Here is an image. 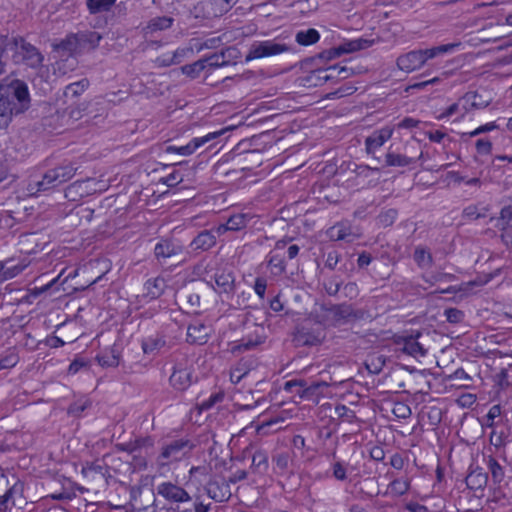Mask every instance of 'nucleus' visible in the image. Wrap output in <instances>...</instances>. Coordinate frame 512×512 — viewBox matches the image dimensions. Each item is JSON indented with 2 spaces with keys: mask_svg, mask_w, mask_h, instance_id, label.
Segmentation results:
<instances>
[{
  "mask_svg": "<svg viewBox=\"0 0 512 512\" xmlns=\"http://www.w3.org/2000/svg\"><path fill=\"white\" fill-rule=\"evenodd\" d=\"M338 64L330 66L326 69H319L317 71L318 78L328 82V81H338L339 80V72H337Z\"/></svg>",
  "mask_w": 512,
  "mask_h": 512,
  "instance_id": "nucleus-51",
  "label": "nucleus"
},
{
  "mask_svg": "<svg viewBox=\"0 0 512 512\" xmlns=\"http://www.w3.org/2000/svg\"><path fill=\"white\" fill-rule=\"evenodd\" d=\"M134 448L136 452H140L142 450H149L154 447V438L152 436L138 437L134 440Z\"/></svg>",
  "mask_w": 512,
  "mask_h": 512,
  "instance_id": "nucleus-54",
  "label": "nucleus"
},
{
  "mask_svg": "<svg viewBox=\"0 0 512 512\" xmlns=\"http://www.w3.org/2000/svg\"><path fill=\"white\" fill-rule=\"evenodd\" d=\"M182 252V246L170 240H161L156 244L154 254L157 259L169 258Z\"/></svg>",
  "mask_w": 512,
  "mask_h": 512,
  "instance_id": "nucleus-27",
  "label": "nucleus"
},
{
  "mask_svg": "<svg viewBox=\"0 0 512 512\" xmlns=\"http://www.w3.org/2000/svg\"><path fill=\"white\" fill-rule=\"evenodd\" d=\"M348 464L343 461H335L331 465L332 475L338 481H345L347 479Z\"/></svg>",
  "mask_w": 512,
  "mask_h": 512,
  "instance_id": "nucleus-49",
  "label": "nucleus"
},
{
  "mask_svg": "<svg viewBox=\"0 0 512 512\" xmlns=\"http://www.w3.org/2000/svg\"><path fill=\"white\" fill-rule=\"evenodd\" d=\"M289 50L290 47L286 44L271 40L254 42L249 49L246 60L275 56Z\"/></svg>",
  "mask_w": 512,
  "mask_h": 512,
  "instance_id": "nucleus-10",
  "label": "nucleus"
},
{
  "mask_svg": "<svg viewBox=\"0 0 512 512\" xmlns=\"http://www.w3.org/2000/svg\"><path fill=\"white\" fill-rule=\"evenodd\" d=\"M225 130H220L216 132L208 133L207 135L203 137H196L193 138L187 145L184 146H168L166 148L167 153H178L183 156H188L193 154L199 147L203 146L204 144L208 143L209 141L216 139L217 137L224 134Z\"/></svg>",
  "mask_w": 512,
  "mask_h": 512,
  "instance_id": "nucleus-13",
  "label": "nucleus"
},
{
  "mask_svg": "<svg viewBox=\"0 0 512 512\" xmlns=\"http://www.w3.org/2000/svg\"><path fill=\"white\" fill-rule=\"evenodd\" d=\"M420 333L416 335H394L392 338L393 351L395 353H402L414 358L424 357L426 349L418 339Z\"/></svg>",
  "mask_w": 512,
  "mask_h": 512,
  "instance_id": "nucleus-8",
  "label": "nucleus"
},
{
  "mask_svg": "<svg viewBox=\"0 0 512 512\" xmlns=\"http://www.w3.org/2000/svg\"><path fill=\"white\" fill-rule=\"evenodd\" d=\"M205 70L207 71L203 58L181 67L182 73L191 79L197 78Z\"/></svg>",
  "mask_w": 512,
  "mask_h": 512,
  "instance_id": "nucleus-39",
  "label": "nucleus"
},
{
  "mask_svg": "<svg viewBox=\"0 0 512 512\" xmlns=\"http://www.w3.org/2000/svg\"><path fill=\"white\" fill-rule=\"evenodd\" d=\"M87 109H88L87 103H80L75 106L73 104H71L67 108V114L70 119L77 121V120L81 119L82 117H84L85 115H88Z\"/></svg>",
  "mask_w": 512,
  "mask_h": 512,
  "instance_id": "nucleus-47",
  "label": "nucleus"
},
{
  "mask_svg": "<svg viewBox=\"0 0 512 512\" xmlns=\"http://www.w3.org/2000/svg\"><path fill=\"white\" fill-rule=\"evenodd\" d=\"M487 474L481 471H471L466 477V485L471 490L483 488L487 483Z\"/></svg>",
  "mask_w": 512,
  "mask_h": 512,
  "instance_id": "nucleus-35",
  "label": "nucleus"
},
{
  "mask_svg": "<svg viewBox=\"0 0 512 512\" xmlns=\"http://www.w3.org/2000/svg\"><path fill=\"white\" fill-rule=\"evenodd\" d=\"M203 60H204L207 72H210L214 69L225 66V60L221 59L220 53H218V52L204 57Z\"/></svg>",
  "mask_w": 512,
  "mask_h": 512,
  "instance_id": "nucleus-50",
  "label": "nucleus"
},
{
  "mask_svg": "<svg viewBox=\"0 0 512 512\" xmlns=\"http://www.w3.org/2000/svg\"><path fill=\"white\" fill-rule=\"evenodd\" d=\"M387 359L385 355L375 353L367 358L365 366L370 373L379 374L386 365Z\"/></svg>",
  "mask_w": 512,
  "mask_h": 512,
  "instance_id": "nucleus-34",
  "label": "nucleus"
},
{
  "mask_svg": "<svg viewBox=\"0 0 512 512\" xmlns=\"http://www.w3.org/2000/svg\"><path fill=\"white\" fill-rule=\"evenodd\" d=\"M268 265L272 268L275 274H282L286 270V263L284 259L278 255L270 256Z\"/></svg>",
  "mask_w": 512,
  "mask_h": 512,
  "instance_id": "nucleus-60",
  "label": "nucleus"
},
{
  "mask_svg": "<svg viewBox=\"0 0 512 512\" xmlns=\"http://www.w3.org/2000/svg\"><path fill=\"white\" fill-rule=\"evenodd\" d=\"M342 54H345V49L343 48V44L339 45L338 47H333L328 50H324V51L320 52L317 55V58L322 59V60H331V59L341 56Z\"/></svg>",
  "mask_w": 512,
  "mask_h": 512,
  "instance_id": "nucleus-61",
  "label": "nucleus"
},
{
  "mask_svg": "<svg viewBox=\"0 0 512 512\" xmlns=\"http://www.w3.org/2000/svg\"><path fill=\"white\" fill-rule=\"evenodd\" d=\"M9 47L8 37L0 38V77L6 72L7 56L6 51Z\"/></svg>",
  "mask_w": 512,
  "mask_h": 512,
  "instance_id": "nucleus-58",
  "label": "nucleus"
},
{
  "mask_svg": "<svg viewBox=\"0 0 512 512\" xmlns=\"http://www.w3.org/2000/svg\"><path fill=\"white\" fill-rule=\"evenodd\" d=\"M241 226H218L215 230L203 231L191 242L193 250L206 251L216 243V236H220L228 230L238 231Z\"/></svg>",
  "mask_w": 512,
  "mask_h": 512,
  "instance_id": "nucleus-12",
  "label": "nucleus"
},
{
  "mask_svg": "<svg viewBox=\"0 0 512 512\" xmlns=\"http://www.w3.org/2000/svg\"><path fill=\"white\" fill-rule=\"evenodd\" d=\"M397 215L398 212L396 209H387L379 214V222L381 224H393L397 219Z\"/></svg>",
  "mask_w": 512,
  "mask_h": 512,
  "instance_id": "nucleus-64",
  "label": "nucleus"
},
{
  "mask_svg": "<svg viewBox=\"0 0 512 512\" xmlns=\"http://www.w3.org/2000/svg\"><path fill=\"white\" fill-rule=\"evenodd\" d=\"M11 259L0 261V283L2 284L6 280L12 279L20 274L27 266L28 262L22 261L16 265H10Z\"/></svg>",
  "mask_w": 512,
  "mask_h": 512,
  "instance_id": "nucleus-24",
  "label": "nucleus"
},
{
  "mask_svg": "<svg viewBox=\"0 0 512 512\" xmlns=\"http://www.w3.org/2000/svg\"><path fill=\"white\" fill-rule=\"evenodd\" d=\"M393 131L394 129L390 126H385L373 131L371 135L365 139L366 152L374 155L375 151L392 137Z\"/></svg>",
  "mask_w": 512,
  "mask_h": 512,
  "instance_id": "nucleus-16",
  "label": "nucleus"
},
{
  "mask_svg": "<svg viewBox=\"0 0 512 512\" xmlns=\"http://www.w3.org/2000/svg\"><path fill=\"white\" fill-rule=\"evenodd\" d=\"M211 329L200 321H195L188 326L187 341L191 344H205L210 337Z\"/></svg>",
  "mask_w": 512,
  "mask_h": 512,
  "instance_id": "nucleus-18",
  "label": "nucleus"
},
{
  "mask_svg": "<svg viewBox=\"0 0 512 512\" xmlns=\"http://www.w3.org/2000/svg\"><path fill=\"white\" fill-rule=\"evenodd\" d=\"M413 258L417 265L421 268L430 267L433 262L431 253L423 247H417L415 249Z\"/></svg>",
  "mask_w": 512,
  "mask_h": 512,
  "instance_id": "nucleus-40",
  "label": "nucleus"
},
{
  "mask_svg": "<svg viewBox=\"0 0 512 512\" xmlns=\"http://www.w3.org/2000/svg\"><path fill=\"white\" fill-rule=\"evenodd\" d=\"M174 18L170 16H159L150 19L147 24L142 28L141 32L146 38L159 31H165L172 27Z\"/></svg>",
  "mask_w": 512,
  "mask_h": 512,
  "instance_id": "nucleus-21",
  "label": "nucleus"
},
{
  "mask_svg": "<svg viewBox=\"0 0 512 512\" xmlns=\"http://www.w3.org/2000/svg\"><path fill=\"white\" fill-rule=\"evenodd\" d=\"M326 236L333 241H345L348 243L353 242L358 238V234L353 233L350 227H343L342 229L335 230V226H331L325 231Z\"/></svg>",
  "mask_w": 512,
  "mask_h": 512,
  "instance_id": "nucleus-28",
  "label": "nucleus"
},
{
  "mask_svg": "<svg viewBox=\"0 0 512 512\" xmlns=\"http://www.w3.org/2000/svg\"><path fill=\"white\" fill-rule=\"evenodd\" d=\"M78 6L77 0H62L58 11L61 13V16L69 18L77 13Z\"/></svg>",
  "mask_w": 512,
  "mask_h": 512,
  "instance_id": "nucleus-45",
  "label": "nucleus"
},
{
  "mask_svg": "<svg viewBox=\"0 0 512 512\" xmlns=\"http://www.w3.org/2000/svg\"><path fill=\"white\" fill-rule=\"evenodd\" d=\"M238 0H203L194 7L196 18L212 19L227 13Z\"/></svg>",
  "mask_w": 512,
  "mask_h": 512,
  "instance_id": "nucleus-7",
  "label": "nucleus"
},
{
  "mask_svg": "<svg viewBox=\"0 0 512 512\" xmlns=\"http://www.w3.org/2000/svg\"><path fill=\"white\" fill-rule=\"evenodd\" d=\"M501 415V406L500 405H493L487 415L483 418L482 425L487 427H494L495 426V419L498 418Z\"/></svg>",
  "mask_w": 512,
  "mask_h": 512,
  "instance_id": "nucleus-55",
  "label": "nucleus"
},
{
  "mask_svg": "<svg viewBox=\"0 0 512 512\" xmlns=\"http://www.w3.org/2000/svg\"><path fill=\"white\" fill-rule=\"evenodd\" d=\"M167 346V342L164 336L160 334H154L148 336L142 340L141 347L144 354L154 355L160 352Z\"/></svg>",
  "mask_w": 512,
  "mask_h": 512,
  "instance_id": "nucleus-23",
  "label": "nucleus"
},
{
  "mask_svg": "<svg viewBox=\"0 0 512 512\" xmlns=\"http://www.w3.org/2000/svg\"><path fill=\"white\" fill-rule=\"evenodd\" d=\"M341 285L342 281L339 277L332 276L324 283V289L328 295L335 296L339 292Z\"/></svg>",
  "mask_w": 512,
  "mask_h": 512,
  "instance_id": "nucleus-56",
  "label": "nucleus"
},
{
  "mask_svg": "<svg viewBox=\"0 0 512 512\" xmlns=\"http://www.w3.org/2000/svg\"><path fill=\"white\" fill-rule=\"evenodd\" d=\"M53 48L56 51H63L68 53L69 55L80 52L76 33L68 34L59 43L54 44Z\"/></svg>",
  "mask_w": 512,
  "mask_h": 512,
  "instance_id": "nucleus-30",
  "label": "nucleus"
},
{
  "mask_svg": "<svg viewBox=\"0 0 512 512\" xmlns=\"http://www.w3.org/2000/svg\"><path fill=\"white\" fill-rule=\"evenodd\" d=\"M223 399H224L223 393H221V392L214 393V394L210 395L208 399H205L201 403H199V409L201 411L209 410L217 403L222 402Z\"/></svg>",
  "mask_w": 512,
  "mask_h": 512,
  "instance_id": "nucleus-57",
  "label": "nucleus"
},
{
  "mask_svg": "<svg viewBox=\"0 0 512 512\" xmlns=\"http://www.w3.org/2000/svg\"><path fill=\"white\" fill-rule=\"evenodd\" d=\"M219 53L221 59L225 60V66L236 64L237 60L240 58V52L235 47H228Z\"/></svg>",
  "mask_w": 512,
  "mask_h": 512,
  "instance_id": "nucleus-48",
  "label": "nucleus"
},
{
  "mask_svg": "<svg viewBox=\"0 0 512 512\" xmlns=\"http://www.w3.org/2000/svg\"><path fill=\"white\" fill-rule=\"evenodd\" d=\"M462 100L466 104H469L470 107L474 108V109L486 108L490 104L489 100H483L482 96L479 95L477 92H468V93H466L463 96Z\"/></svg>",
  "mask_w": 512,
  "mask_h": 512,
  "instance_id": "nucleus-42",
  "label": "nucleus"
},
{
  "mask_svg": "<svg viewBox=\"0 0 512 512\" xmlns=\"http://www.w3.org/2000/svg\"><path fill=\"white\" fill-rule=\"evenodd\" d=\"M77 168L72 163H64L55 168L47 170L42 179L31 181L27 185V192L30 196H39L41 193L49 192L63 183L69 181L76 173Z\"/></svg>",
  "mask_w": 512,
  "mask_h": 512,
  "instance_id": "nucleus-2",
  "label": "nucleus"
},
{
  "mask_svg": "<svg viewBox=\"0 0 512 512\" xmlns=\"http://www.w3.org/2000/svg\"><path fill=\"white\" fill-rule=\"evenodd\" d=\"M273 461L275 462L277 469L284 472L289 467L290 455L287 452L278 453L273 457Z\"/></svg>",
  "mask_w": 512,
  "mask_h": 512,
  "instance_id": "nucleus-63",
  "label": "nucleus"
},
{
  "mask_svg": "<svg viewBox=\"0 0 512 512\" xmlns=\"http://www.w3.org/2000/svg\"><path fill=\"white\" fill-rule=\"evenodd\" d=\"M256 224L259 221V217L250 213H242L238 215H232L228 218L226 224H240V222H250Z\"/></svg>",
  "mask_w": 512,
  "mask_h": 512,
  "instance_id": "nucleus-59",
  "label": "nucleus"
},
{
  "mask_svg": "<svg viewBox=\"0 0 512 512\" xmlns=\"http://www.w3.org/2000/svg\"><path fill=\"white\" fill-rule=\"evenodd\" d=\"M373 43H374V40L359 38V39L350 40V41L344 43L343 48L345 49V53H351V52L367 49V48L371 47L373 45Z\"/></svg>",
  "mask_w": 512,
  "mask_h": 512,
  "instance_id": "nucleus-41",
  "label": "nucleus"
},
{
  "mask_svg": "<svg viewBox=\"0 0 512 512\" xmlns=\"http://www.w3.org/2000/svg\"><path fill=\"white\" fill-rule=\"evenodd\" d=\"M268 454L264 450H257L253 454L251 469L255 473H265L268 470Z\"/></svg>",
  "mask_w": 512,
  "mask_h": 512,
  "instance_id": "nucleus-33",
  "label": "nucleus"
},
{
  "mask_svg": "<svg viewBox=\"0 0 512 512\" xmlns=\"http://www.w3.org/2000/svg\"><path fill=\"white\" fill-rule=\"evenodd\" d=\"M170 386L176 390L183 392L187 390L192 384V371L184 367L182 364H176L169 377Z\"/></svg>",
  "mask_w": 512,
  "mask_h": 512,
  "instance_id": "nucleus-15",
  "label": "nucleus"
},
{
  "mask_svg": "<svg viewBox=\"0 0 512 512\" xmlns=\"http://www.w3.org/2000/svg\"><path fill=\"white\" fill-rule=\"evenodd\" d=\"M157 493L165 500L173 503H185L191 500V496L184 488L172 482L159 484L157 486Z\"/></svg>",
  "mask_w": 512,
  "mask_h": 512,
  "instance_id": "nucleus-14",
  "label": "nucleus"
},
{
  "mask_svg": "<svg viewBox=\"0 0 512 512\" xmlns=\"http://www.w3.org/2000/svg\"><path fill=\"white\" fill-rule=\"evenodd\" d=\"M459 45V43H449L429 49L412 50L400 55L397 58L396 64L400 70L409 73L421 68L427 60L435 58L438 55L451 52Z\"/></svg>",
  "mask_w": 512,
  "mask_h": 512,
  "instance_id": "nucleus-3",
  "label": "nucleus"
},
{
  "mask_svg": "<svg viewBox=\"0 0 512 512\" xmlns=\"http://www.w3.org/2000/svg\"><path fill=\"white\" fill-rule=\"evenodd\" d=\"M327 386L325 382L313 381L308 383L304 379H292L286 381L284 390L298 395L301 399L315 400L320 394V388Z\"/></svg>",
  "mask_w": 512,
  "mask_h": 512,
  "instance_id": "nucleus-9",
  "label": "nucleus"
},
{
  "mask_svg": "<svg viewBox=\"0 0 512 512\" xmlns=\"http://www.w3.org/2000/svg\"><path fill=\"white\" fill-rule=\"evenodd\" d=\"M331 311L337 322H346L355 316L354 309L349 304L336 305L331 309Z\"/></svg>",
  "mask_w": 512,
  "mask_h": 512,
  "instance_id": "nucleus-38",
  "label": "nucleus"
},
{
  "mask_svg": "<svg viewBox=\"0 0 512 512\" xmlns=\"http://www.w3.org/2000/svg\"><path fill=\"white\" fill-rule=\"evenodd\" d=\"M78 46L81 51L84 50H94L99 46L100 40L102 36L100 33L96 31H79L76 33Z\"/></svg>",
  "mask_w": 512,
  "mask_h": 512,
  "instance_id": "nucleus-22",
  "label": "nucleus"
},
{
  "mask_svg": "<svg viewBox=\"0 0 512 512\" xmlns=\"http://www.w3.org/2000/svg\"><path fill=\"white\" fill-rule=\"evenodd\" d=\"M213 280L215 284H212V286L218 293L231 294L234 291L235 277L231 272L217 271Z\"/></svg>",
  "mask_w": 512,
  "mask_h": 512,
  "instance_id": "nucleus-20",
  "label": "nucleus"
},
{
  "mask_svg": "<svg viewBox=\"0 0 512 512\" xmlns=\"http://www.w3.org/2000/svg\"><path fill=\"white\" fill-rule=\"evenodd\" d=\"M89 87V80L83 78L77 82H73L65 87L64 96L67 100H73L79 97Z\"/></svg>",
  "mask_w": 512,
  "mask_h": 512,
  "instance_id": "nucleus-32",
  "label": "nucleus"
},
{
  "mask_svg": "<svg viewBox=\"0 0 512 512\" xmlns=\"http://www.w3.org/2000/svg\"><path fill=\"white\" fill-rule=\"evenodd\" d=\"M324 337V329L320 324L308 322L296 328L292 341L296 347L316 346Z\"/></svg>",
  "mask_w": 512,
  "mask_h": 512,
  "instance_id": "nucleus-6",
  "label": "nucleus"
},
{
  "mask_svg": "<svg viewBox=\"0 0 512 512\" xmlns=\"http://www.w3.org/2000/svg\"><path fill=\"white\" fill-rule=\"evenodd\" d=\"M263 342H264V338L259 335L247 336L237 342L232 343L230 351L233 354L241 353L244 351H249V350L255 349L257 346H259Z\"/></svg>",
  "mask_w": 512,
  "mask_h": 512,
  "instance_id": "nucleus-26",
  "label": "nucleus"
},
{
  "mask_svg": "<svg viewBox=\"0 0 512 512\" xmlns=\"http://www.w3.org/2000/svg\"><path fill=\"white\" fill-rule=\"evenodd\" d=\"M205 492L215 502H226L232 493L229 482L223 476H214L206 483Z\"/></svg>",
  "mask_w": 512,
  "mask_h": 512,
  "instance_id": "nucleus-11",
  "label": "nucleus"
},
{
  "mask_svg": "<svg viewBox=\"0 0 512 512\" xmlns=\"http://www.w3.org/2000/svg\"><path fill=\"white\" fill-rule=\"evenodd\" d=\"M96 360L102 367H117L120 363V353L112 347L96 356Z\"/></svg>",
  "mask_w": 512,
  "mask_h": 512,
  "instance_id": "nucleus-31",
  "label": "nucleus"
},
{
  "mask_svg": "<svg viewBox=\"0 0 512 512\" xmlns=\"http://www.w3.org/2000/svg\"><path fill=\"white\" fill-rule=\"evenodd\" d=\"M463 218L468 222L485 220L491 221L493 218L489 217L486 212H481L476 206H468L463 210Z\"/></svg>",
  "mask_w": 512,
  "mask_h": 512,
  "instance_id": "nucleus-43",
  "label": "nucleus"
},
{
  "mask_svg": "<svg viewBox=\"0 0 512 512\" xmlns=\"http://www.w3.org/2000/svg\"><path fill=\"white\" fill-rule=\"evenodd\" d=\"M19 361V356L15 349H8L0 355V369H9L14 367Z\"/></svg>",
  "mask_w": 512,
  "mask_h": 512,
  "instance_id": "nucleus-44",
  "label": "nucleus"
},
{
  "mask_svg": "<svg viewBox=\"0 0 512 512\" xmlns=\"http://www.w3.org/2000/svg\"><path fill=\"white\" fill-rule=\"evenodd\" d=\"M195 446L194 441L188 437L167 440L157 456V465L163 468L180 462L191 454Z\"/></svg>",
  "mask_w": 512,
  "mask_h": 512,
  "instance_id": "nucleus-5",
  "label": "nucleus"
},
{
  "mask_svg": "<svg viewBox=\"0 0 512 512\" xmlns=\"http://www.w3.org/2000/svg\"><path fill=\"white\" fill-rule=\"evenodd\" d=\"M167 287L166 280L158 276L156 278L148 279L144 284L143 298L151 301L159 298Z\"/></svg>",
  "mask_w": 512,
  "mask_h": 512,
  "instance_id": "nucleus-19",
  "label": "nucleus"
},
{
  "mask_svg": "<svg viewBox=\"0 0 512 512\" xmlns=\"http://www.w3.org/2000/svg\"><path fill=\"white\" fill-rule=\"evenodd\" d=\"M296 42L302 46H308L316 43L320 39L319 32L310 28L308 30H301L296 33Z\"/></svg>",
  "mask_w": 512,
  "mask_h": 512,
  "instance_id": "nucleus-37",
  "label": "nucleus"
},
{
  "mask_svg": "<svg viewBox=\"0 0 512 512\" xmlns=\"http://www.w3.org/2000/svg\"><path fill=\"white\" fill-rule=\"evenodd\" d=\"M335 415L339 419L347 421L349 423H352L356 420L355 412L350 408L346 407L345 405H337L335 407Z\"/></svg>",
  "mask_w": 512,
  "mask_h": 512,
  "instance_id": "nucleus-52",
  "label": "nucleus"
},
{
  "mask_svg": "<svg viewBox=\"0 0 512 512\" xmlns=\"http://www.w3.org/2000/svg\"><path fill=\"white\" fill-rule=\"evenodd\" d=\"M248 362L252 363V359H241L239 363L231 370L230 380L233 383H239L246 375L242 372V366H245Z\"/></svg>",
  "mask_w": 512,
  "mask_h": 512,
  "instance_id": "nucleus-53",
  "label": "nucleus"
},
{
  "mask_svg": "<svg viewBox=\"0 0 512 512\" xmlns=\"http://www.w3.org/2000/svg\"><path fill=\"white\" fill-rule=\"evenodd\" d=\"M410 489V481L408 479L397 478L393 479L387 490L384 492L385 496L400 497L408 492Z\"/></svg>",
  "mask_w": 512,
  "mask_h": 512,
  "instance_id": "nucleus-29",
  "label": "nucleus"
},
{
  "mask_svg": "<svg viewBox=\"0 0 512 512\" xmlns=\"http://www.w3.org/2000/svg\"><path fill=\"white\" fill-rule=\"evenodd\" d=\"M8 43V49L13 51L12 60L15 64L24 65L33 70H39L43 67L44 55L36 46L23 37L8 38Z\"/></svg>",
  "mask_w": 512,
  "mask_h": 512,
  "instance_id": "nucleus-4",
  "label": "nucleus"
},
{
  "mask_svg": "<svg viewBox=\"0 0 512 512\" xmlns=\"http://www.w3.org/2000/svg\"><path fill=\"white\" fill-rule=\"evenodd\" d=\"M444 315L446 320L449 323L457 324L463 321L464 313L457 308H448L444 311Z\"/></svg>",
  "mask_w": 512,
  "mask_h": 512,
  "instance_id": "nucleus-62",
  "label": "nucleus"
},
{
  "mask_svg": "<svg viewBox=\"0 0 512 512\" xmlns=\"http://www.w3.org/2000/svg\"><path fill=\"white\" fill-rule=\"evenodd\" d=\"M487 466L494 482L500 483L504 479L503 467L498 463V461L495 458L491 456L487 461Z\"/></svg>",
  "mask_w": 512,
  "mask_h": 512,
  "instance_id": "nucleus-46",
  "label": "nucleus"
},
{
  "mask_svg": "<svg viewBox=\"0 0 512 512\" xmlns=\"http://www.w3.org/2000/svg\"><path fill=\"white\" fill-rule=\"evenodd\" d=\"M94 210L85 205H77L68 214L67 219L71 224H82L93 219Z\"/></svg>",
  "mask_w": 512,
  "mask_h": 512,
  "instance_id": "nucleus-25",
  "label": "nucleus"
},
{
  "mask_svg": "<svg viewBox=\"0 0 512 512\" xmlns=\"http://www.w3.org/2000/svg\"><path fill=\"white\" fill-rule=\"evenodd\" d=\"M30 107L27 84L19 79L5 77L0 82V127L6 128L14 115Z\"/></svg>",
  "mask_w": 512,
  "mask_h": 512,
  "instance_id": "nucleus-1",
  "label": "nucleus"
},
{
  "mask_svg": "<svg viewBox=\"0 0 512 512\" xmlns=\"http://www.w3.org/2000/svg\"><path fill=\"white\" fill-rule=\"evenodd\" d=\"M422 159H424L422 151L418 156L406 155L393 151L392 146H390L385 155V165L389 167H406Z\"/></svg>",
  "mask_w": 512,
  "mask_h": 512,
  "instance_id": "nucleus-17",
  "label": "nucleus"
},
{
  "mask_svg": "<svg viewBox=\"0 0 512 512\" xmlns=\"http://www.w3.org/2000/svg\"><path fill=\"white\" fill-rule=\"evenodd\" d=\"M115 3L116 0H86V6L90 14L108 12Z\"/></svg>",
  "mask_w": 512,
  "mask_h": 512,
  "instance_id": "nucleus-36",
  "label": "nucleus"
}]
</instances>
